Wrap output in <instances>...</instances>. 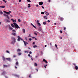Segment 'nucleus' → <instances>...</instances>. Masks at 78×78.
Listing matches in <instances>:
<instances>
[{
	"label": "nucleus",
	"mask_w": 78,
	"mask_h": 78,
	"mask_svg": "<svg viewBox=\"0 0 78 78\" xmlns=\"http://www.w3.org/2000/svg\"><path fill=\"white\" fill-rule=\"evenodd\" d=\"M27 1L28 2H29L30 3H31V1L30 0H27Z\"/></svg>",
	"instance_id": "obj_27"
},
{
	"label": "nucleus",
	"mask_w": 78,
	"mask_h": 78,
	"mask_svg": "<svg viewBox=\"0 0 78 78\" xmlns=\"http://www.w3.org/2000/svg\"><path fill=\"white\" fill-rule=\"evenodd\" d=\"M41 14H44V12H41Z\"/></svg>",
	"instance_id": "obj_40"
},
{
	"label": "nucleus",
	"mask_w": 78,
	"mask_h": 78,
	"mask_svg": "<svg viewBox=\"0 0 78 78\" xmlns=\"http://www.w3.org/2000/svg\"><path fill=\"white\" fill-rule=\"evenodd\" d=\"M28 56L29 57H30V56H31V55H30V54H28Z\"/></svg>",
	"instance_id": "obj_53"
},
{
	"label": "nucleus",
	"mask_w": 78,
	"mask_h": 78,
	"mask_svg": "<svg viewBox=\"0 0 78 78\" xmlns=\"http://www.w3.org/2000/svg\"><path fill=\"white\" fill-rule=\"evenodd\" d=\"M33 47H34V48H36L37 47V46L36 45H34L33 46Z\"/></svg>",
	"instance_id": "obj_26"
},
{
	"label": "nucleus",
	"mask_w": 78,
	"mask_h": 78,
	"mask_svg": "<svg viewBox=\"0 0 78 78\" xmlns=\"http://www.w3.org/2000/svg\"><path fill=\"white\" fill-rule=\"evenodd\" d=\"M35 70H36L37 71V72H38V69H35Z\"/></svg>",
	"instance_id": "obj_55"
},
{
	"label": "nucleus",
	"mask_w": 78,
	"mask_h": 78,
	"mask_svg": "<svg viewBox=\"0 0 78 78\" xmlns=\"http://www.w3.org/2000/svg\"><path fill=\"white\" fill-rule=\"evenodd\" d=\"M18 39H17V41H20V40H22V39L20 38V36H18Z\"/></svg>",
	"instance_id": "obj_2"
},
{
	"label": "nucleus",
	"mask_w": 78,
	"mask_h": 78,
	"mask_svg": "<svg viewBox=\"0 0 78 78\" xmlns=\"http://www.w3.org/2000/svg\"><path fill=\"white\" fill-rule=\"evenodd\" d=\"M38 6L39 5H36V7H38Z\"/></svg>",
	"instance_id": "obj_58"
},
{
	"label": "nucleus",
	"mask_w": 78,
	"mask_h": 78,
	"mask_svg": "<svg viewBox=\"0 0 78 78\" xmlns=\"http://www.w3.org/2000/svg\"><path fill=\"white\" fill-rule=\"evenodd\" d=\"M50 22V20H48V23H49V22Z\"/></svg>",
	"instance_id": "obj_59"
},
{
	"label": "nucleus",
	"mask_w": 78,
	"mask_h": 78,
	"mask_svg": "<svg viewBox=\"0 0 78 78\" xmlns=\"http://www.w3.org/2000/svg\"><path fill=\"white\" fill-rule=\"evenodd\" d=\"M3 1L4 2H5V3H6V1H5V0H3Z\"/></svg>",
	"instance_id": "obj_46"
},
{
	"label": "nucleus",
	"mask_w": 78,
	"mask_h": 78,
	"mask_svg": "<svg viewBox=\"0 0 78 78\" xmlns=\"http://www.w3.org/2000/svg\"><path fill=\"white\" fill-rule=\"evenodd\" d=\"M37 24L39 25V26H41V23H38Z\"/></svg>",
	"instance_id": "obj_45"
},
{
	"label": "nucleus",
	"mask_w": 78,
	"mask_h": 78,
	"mask_svg": "<svg viewBox=\"0 0 78 78\" xmlns=\"http://www.w3.org/2000/svg\"><path fill=\"white\" fill-rule=\"evenodd\" d=\"M39 5H43V2H40L39 3Z\"/></svg>",
	"instance_id": "obj_8"
},
{
	"label": "nucleus",
	"mask_w": 78,
	"mask_h": 78,
	"mask_svg": "<svg viewBox=\"0 0 78 78\" xmlns=\"http://www.w3.org/2000/svg\"><path fill=\"white\" fill-rule=\"evenodd\" d=\"M19 2H21V0H19Z\"/></svg>",
	"instance_id": "obj_61"
},
{
	"label": "nucleus",
	"mask_w": 78,
	"mask_h": 78,
	"mask_svg": "<svg viewBox=\"0 0 78 78\" xmlns=\"http://www.w3.org/2000/svg\"><path fill=\"white\" fill-rule=\"evenodd\" d=\"M66 30V28L65 27H64V30Z\"/></svg>",
	"instance_id": "obj_42"
},
{
	"label": "nucleus",
	"mask_w": 78,
	"mask_h": 78,
	"mask_svg": "<svg viewBox=\"0 0 78 78\" xmlns=\"http://www.w3.org/2000/svg\"><path fill=\"white\" fill-rule=\"evenodd\" d=\"M33 45H34V44H35V42H33Z\"/></svg>",
	"instance_id": "obj_57"
},
{
	"label": "nucleus",
	"mask_w": 78,
	"mask_h": 78,
	"mask_svg": "<svg viewBox=\"0 0 78 78\" xmlns=\"http://www.w3.org/2000/svg\"><path fill=\"white\" fill-rule=\"evenodd\" d=\"M30 54H32V52H31V51H30V52H29Z\"/></svg>",
	"instance_id": "obj_50"
},
{
	"label": "nucleus",
	"mask_w": 78,
	"mask_h": 78,
	"mask_svg": "<svg viewBox=\"0 0 78 78\" xmlns=\"http://www.w3.org/2000/svg\"><path fill=\"white\" fill-rule=\"evenodd\" d=\"M46 16H48L49 15V13L48 12H47L45 13Z\"/></svg>",
	"instance_id": "obj_22"
},
{
	"label": "nucleus",
	"mask_w": 78,
	"mask_h": 78,
	"mask_svg": "<svg viewBox=\"0 0 78 78\" xmlns=\"http://www.w3.org/2000/svg\"><path fill=\"white\" fill-rule=\"evenodd\" d=\"M0 13L1 14H3V12H2V11H1L0 12Z\"/></svg>",
	"instance_id": "obj_35"
},
{
	"label": "nucleus",
	"mask_w": 78,
	"mask_h": 78,
	"mask_svg": "<svg viewBox=\"0 0 78 78\" xmlns=\"http://www.w3.org/2000/svg\"><path fill=\"white\" fill-rule=\"evenodd\" d=\"M6 17L7 19H9V17L8 16V15Z\"/></svg>",
	"instance_id": "obj_25"
},
{
	"label": "nucleus",
	"mask_w": 78,
	"mask_h": 78,
	"mask_svg": "<svg viewBox=\"0 0 78 78\" xmlns=\"http://www.w3.org/2000/svg\"><path fill=\"white\" fill-rule=\"evenodd\" d=\"M24 52L25 53H28V51H24Z\"/></svg>",
	"instance_id": "obj_41"
},
{
	"label": "nucleus",
	"mask_w": 78,
	"mask_h": 78,
	"mask_svg": "<svg viewBox=\"0 0 78 78\" xmlns=\"http://www.w3.org/2000/svg\"><path fill=\"white\" fill-rule=\"evenodd\" d=\"M60 33H62V30L60 31Z\"/></svg>",
	"instance_id": "obj_54"
},
{
	"label": "nucleus",
	"mask_w": 78,
	"mask_h": 78,
	"mask_svg": "<svg viewBox=\"0 0 78 78\" xmlns=\"http://www.w3.org/2000/svg\"><path fill=\"white\" fill-rule=\"evenodd\" d=\"M31 25H32V26H33V23H31Z\"/></svg>",
	"instance_id": "obj_63"
},
{
	"label": "nucleus",
	"mask_w": 78,
	"mask_h": 78,
	"mask_svg": "<svg viewBox=\"0 0 78 78\" xmlns=\"http://www.w3.org/2000/svg\"><path fill=\"white\" fill-rule=\"evenodd\" d=\"M6 52H7V53H10L8 51H6Z\"/></svg>",
	"instance_id": "obj_38"
},
{
	"label": "nucleus",
	"mask_w": 78,
	"mask_h": 78,
	"mask_svg": "<svg viewBox=\"0 0 78 78\" xmlns=\"http://www.w3.org/2000/svg\"><path fill=\"white\" fill-rule=\"evenodd\" d=\"M23 42L24 44V45H25V46H26V45H27V44H28V43H27V42L25 41H23Z\"/></svg>",
	"instance_id": "obj_6"
},
{
	"label": "nucleus",
	"mask_w": 78,
	"mask_h": 78,
	"mask_svg": "<svg viewBox=\"0 0 78 78\" xmlns=\"http://www.w3.org/2000/svg\"><path fill=\"white\" fill-rule=\"evenodd\" d=\"M28 37H31V34H30L28 36Z\"/></svg>",
	"instance_id": "obj_39"
},
{
	"label": "nucleus",
	"mask_w": 78,
	"mask_h": 78,
	"mask_svg": "<svg viewBox=\"0 0 78 78\" xmlns=\"http://www.w3.org/2000/svg\"><path fill=\"white\" fill-rule=\"evenodd\" d=\"M44 67H45V68H46V66L45 65L44 66Z\"/></svg>",
	"instance_id": "obj_64"
},
{
	"label": "nucleus",
	"mask_w": 78,
	"mask_h": 78,
	"mask_svg": "<svg viewBox=\"0 0 78 78\" xmlns=\"http://www.w3.org/2000/svg\"><path fill=\"white\" fill-rule=\"evenodd\" d=\"M44 19H47V16H44Z\"/></svg>",
	"instance_id": "obj_29"
},
{
	"label": "nucleus",
	"mask_w": 78,
	"mask_h": 78,
	"mask_svg": "<svg viewBox=\"0 0 78 78\" xmlns=\"http://www.w3.org/2000/svg\"><path fill=\"white\" fill-rule=\"evenodd\" d=\"M43 25H46V21H44V22L43 23Z\"/></svg>",
	"instance_id": "obj_18"
},
{
	"label": "nucleus",
	"mask_w": 78,
	"mask_h": 78,
	"mask_svg": "<svg viewBox=\"0 0 78 78\" xmlns=\"http://www.w3.org/2000/svg\"><path fill=\"white\" fill-rule=\"evenodd\" d=\"M43 61L45 62L46 64H47L48 63V62H47V60H45V59H43Z\"/></svg>",
	"instance_id": "obj_5"
},
{
	"label": "nucleus",
	"mask_w": 78,
	"mask_h": 78,
	"mask_svg": "<svg viewBox=\"0 0 78 78\" xmlns=\"http://www.w3.org/2000/svg\"><path fill=\"white\" fill-rule=\"evenodd\" d=\"M55 46L56 47V48H58V47H57V45H56V44H55Z\"/></svg>",
	"instance_id": "obj_37"
},
{
	"label": "nucleus",
	"mask_w": 78,
	"mask_h": 78,
	"mask_svg": "<svg viewBox=\"0 0 78 78\" xmlns=\"http://www.w3.org/2000/svg\"><path fill=\"white\" fill-rule=\"evenodd\" d=\"M12 31L13 32H16V31L15 30H12Z\"/></svg>",
	"instance_id": "obj_49"
},
{
	"label": "nucleus",
	"mask_w": 78,
	"mask_h": 78,
	"mask_svg": "<svg viewBox=\"0 0 78 78\" xmlns=\"http://www.w3.org/2000/svg\"><path fill=\"white\" fill-rule=\"evenodd\" d=\"M34 34H35V35H37V34L36 32L34 33Z\"/></svg>",
	"instance_id": "obj_43"
},
{
	"label": "nucleus",
	"mask_w": 78,
	"mask_h": 78,
	"mask_svg": "<svg viewBox=\"0 0 78 78\" xmlns=\"http://www.w3.org/2000/svg\"><path fill=\"white\" fill-rule=\"evenodd\" d=\"M23 33H25V29H23Z\"/></svg>",
	"instance_id": "obj_16"
},
{
	"label": "nucleus",
	"mask_w": 78,
	"mask_h": 78,
	"mask_svg": "<svg viewBox=\"0 0 78 78\" xmlns=\"http://www.w3.org/2000/svg\"><path fill=\"white\" fill-rule=\"evenodd\" d=\"M6 21L7 22H8V23H9L10 22V21L9 20L6 19Z\"/></svg>",
	"instance_id": "obj_12"
},
{
	"label": "nucleus",
	"mask_w": 78,
	"mask_h": 78,
	"mask_svg": "<svg viewBox=\"0 0 78 78\" xmlns=\"http://www.w3.org/2000/svg\"><path fill=\"white\" fill-rule=\"evenodd\" d=\"M18 55H22V53H18Z\"/></svg>",
	"instance_id": "obj_31"
},
{
	"label": "nucleus",
	"mask_w": 78,
	"mask_h": 78,
	"mask_svg": "<svg viewBox=\"0 0 78 78\" xmlns=\"http://www.w3.org/2000/svg\"><path fill=\"white\" fill-rule=\"evenodd\" d=\"M2 59H3V61H5V57H4V56H3L2 57Z\"/></svg>",
	"instance_id": "obj_21"
},
{
	"label": "nucleus",
	"mask_w": 78,
	"mask_h": 78,
	"mask_svg": "<svg viewBox=\"0 0 78 78\" xmlns=\"http://www.w3.org/2000/svg\"><path fill=\"white\" fill-rule=\"evenodd\" d=\"M13 29V28H12L11 27V26H9V30H12Z\"/></svg>",
	"instance_id": "obj_15"
},
{
	"label": "nucleus",
	"mask_w": 78,
	"mask_h": 78,
	"mask_svg": "<svg viewBox=\"0 0 78 78\" xmlns=\"http://www.w3.org/2000/svg\"><path fill=\"white\" fill-rule=\"evenodd\" d=\"M34 65L35 66H37V63H34Z\"/></svg>",
	"instance_id": "obj_33"
},
{
	"label": "nucleus",
	"mask_w": 78,
	"mask_h": 78,
	"mask_svg": "<svg viewBox=\"0 0 78 78\" xmlns=\"http://www.w3.org/2000/svg\"><path fill=\"white\" fill-rule=\"evenodd\" d=\"M73 65H74V66H76V64H73Z\"/></svg>",
	"instance_id": "obj_60"
},
{
	"label": "nucleus",
	"mask_w": 78,
	"mask_h": 78,
	"mask_svg": "<svg viewBox=\"0 0 78 78\" xmlns=\"http://www.w3.org/2000/svg\"><path fill=\"white\" fill-rule=\"evenodd\" d=\"M60 38L61 39H62V37H60Z\"/></svg>",
	"instance_id": "obj_62"
},
{
	"label": "nucleus",
	"mask_w": 78,
	"mask_h": 78,
	"mask_svg": "<svg viewBox=\"0 0 78 78\" xmlns=\"http://www.w3.org/2000/svg\"><path fill=\"white\" fill-rule=\"evenodd\" d=\"M28 8H30L31 7V5L30 4H28Z\"/></svg>",
	"instance_id": "obj_23"
},
{
	"label": "nucleus",
	"mask_w": 78,
	"mask_h": 78,
	"mask_svg": "<svg viewBox=\"0 0 78 78\" xmlns=\"http://www.w3.org/2000/svg\"><path fill=\"white\" fill-rule=\"evenodd\" d=\"M14 28H17V29H19V28L20 29V28L19 27V26L17 24H14Z\"/></svg>",
	"instance_id": "obj_1"
},
{
	"label": "nucleus",
	"mask_w": 78,
	"mask_h": 78,
	"mask_svg": "<svg viewBox=\"0 0 78 78\" xmlns=\"http://www.w3.org/2000/svg\"><path fill=\"white\" fill-rule=\"evenodd\" d=\"M1 8H5V6L2 5L1 6Z\"/></svg>",
	"instance_id": "obj_24"
},
{
	"label": "nucleus",
	"mask_w": 78,
	"mask_h": 78,
	"mask_svg": "<svg viewBox=\"0 0 78 78\" xmlns=\"http://www.w3.org/2000/svg\"><path fill=\"white\" fill-rule=\"evenodd\" d=\"M4 12H5V14H10V13H11V12H6L5 11H3Z\"/></svg>",
	"instance_id": "obj_7"
},
{
	"label": "nucleus",
	"mask_w": 78,
	"mask_h": 78,
	"mask_svg": "<svg viewBox=\"0 0 78 78\" xmlns=\"http://www.w3.org/2000/svg\"><path fill=\"white\" fill-rule=\"evenodd\" d=\"M75 69L76 70H78V67L77 66H75Z\"/></svg>",
	"instance_id": "obj_17"
},
{
	"label": "nucleus",
	"mask_w": 78,
	"mask_h": 78,
	"mask_svg": "<svg viewBox=\"0 0 78 78\" xmlns=\"http://www.w3.org/2000/svg\"><path fill=\"white\" fill-rule=\"evenodd\" d=\"M29 41H31L32 40V39H31V38H29Z\"/></svg>",
	"instance_id": "obj_47"
},
{
	"label": "nucleus",
	"mask_w": 78,
	"mask_h": 78,
	"mask_svg": "<svg viewBox=\"0 0 78 78\" xmlns=\"http://www.w3.org/2000/svg\"><path fill=\"white\" fill-rule=\"evenodd\" d=\"M39 29H40L41 30H42V28H41V27H39Z\"/></svg>",
	"instance_id": "obj_51"
},
{
	"label": "nucleus",
	"mask_w": 78,
	"mask_h": 78,
	"mask_svg": "<svg viewBox=\"0 0 78 78\" xmlns=\"http://www.w3.org/2000/svg\"><path fill=\"white\" fill-rule=\"evenodd\" d=\"M12 40L13 41H16V39H15V38L14 37H12L11 38Z\"/></svg>",
	"instance_id": "obj_14"
},
{
	"label": "nucleus",
	"mask_w": 78,
	"mask_h": 78,
	"mask_svg": "<svg viewBox=\"0 0 78 78\" xmlns=\"http://www.w3.org/2000/svg\"><path fill=\"white\" fill-rule=\"evenodd\" d=\"M11 20H12V22H14V20L12 19H11Z\"/></svg>",
	"instance_id": "obj_44"
},
{
	"label": "nucleus",
	"mask_w": 78,
	"mask_h": 78,
	"mask_svg": "<svg viewBox=\"0 0 78 78\" xmlns=\"http://www.w3.org/2000/svg\"><path fill=\"white\" fill-rule=\"evenodd\" d=\"M3 15H4V16L5 17H6V16H7V15H6V14H3Z\"/></svg>",
	"instance_id": "obj_34"
},
{
	"label": "nucleus",
	"mask_w": 78,
	"mask_h": 78,
	"mask_svg": "<svg viewBox=\"0 0 78 78\" xmlns=\"http://www.w3.org/2000/svg\"><path fill=\"white\" fill-rule=\"evenodd\" d=\"M11 26H12V28H14V27H15L14 25V24H11Z\"/></svg>",
	"instance_id": "obj_19"
},
{
	"label": "nucleus",
	"mask_w": 78,
	"mask_h": 78,
	"mask_svg": "<svg viewBox=\"0 0 78 78\" xmlns=\"http://www.w3.org/2000/svg\"><path fill=\"white\" fill-rule=\"evenodd\" d=\"M5 59H6L7 61H11V58H6Z\"/></svg>",
	"instance_id": "obj_3"
},
{
	"label": "nucleus",
	"mask_w": 78,
	"mask_h": 78,
	"mask_svg": "<svg viewBox=\"0 0 78 78\" xmlns=\"http://www.w3.org/2000/svg\"><path fill=\"white\" fill-rule=\"evenodd\" d=\"M21 20L20 19H19L18 20V22H20Z\"/></svg>",
	"instance_id": "obj_56"
},
{
	"label": "nucleus",
	"mask_w": 78,
	"mask_h": 78,
	"mask_svg": "<svg viewBox=\"0 0 78 78\" xmlns=\"http://www.w3.org/2000/svg\"><path fill=\"white\" fill-rule=\"evenodd\" d=\"M12 35H13V36H15L16 35V34L15 33H12Z\"/></svg>",
	"instance_id": "obj_13"
},
{
	"label": "nucleus",
	"mask_w": 78,
	"mask_h": 78,
	"mask_svg": "<svg viewBox=\"0 0 78 78\" xmlns=\"http://www.w3.org/2000/svg\"><path fill=\"white\" fill-rule=\"evenodd\" d=\"M14 76H16V77H17V78H19V75H17L16 74H14Z\"/></svg>",
	"instance_id": "obj_9"
},
{
	"label": "nucleus",
	"mask_w": 78,
	"mask_h": 78,
	"mask_svg": "<svg viewBox=\"0 0 78 78\" xmlns=\"http://www.w3.org/2000/svg\"><path fill=\"white\" fill-rule=\"evenodd\" d=\"M33 27H34V28H35V29H36V26H35L34 25H33Z\"/></svg>",
	"instance_id": "obj_32"
},
{
	"label": "nucleus",
	"mask_w": 78,
	"mask_h": 78,
	"mask_svg": "<svg viewBox=\"0 0 78 78\" xmlns=\"http://www.w3.org/2000/svg\"><path fill=\"white\" fill-rule=\"evenodd\" d=\"M3 66L4 67H8V66L7 65H4Z\"/></svg>",
	"instance_id": "obj_30"
},
{
	"label": "nucleus",
	"mask_w": 78,
	"mask_h": 78,
	"mask_svg": "<svg viewBox=\"0 0 78 78\" xmlns=\"http://www.w3.org/2000/svg\"><path fill=\"white\" fill-rule=\"evenodd\" d=\"M20 51H21V50L19 49H18L17 50V52H19Z\"/></svg>",
	"instance_id": "obj_20"
},
{
	"label": "nucleus",
	"mask_w": 78,
	"mask_h": 78,
	"mask_svg": "<svg viewBox=\"0 0 78 78\" xmlns=\"http://www.w3.org/2000/svg\"><path fill=\"white\" fill-rule=\"evenodd\" d=\"M37 23H39V20H37Z\"/></svg>",
	"instance_id": "obj_48"
},
{
	"label": "nucleus",
	"mask_w": 78,
	"mask_h": 78,
	"mask_svg": "<svg viewBox=\"0 0 78 78\" xmlns=\"http://www.w3.org/2000/svg\"><path fill=\"white\" fill-rule=\"evenodd\" d=\"M41 7L42 8H43V9H44V6H42Z\"/></svg>",
	"instance_id": "obj_52"
},
{
	"label": "nucleus",
	"mask_w": 78,
	"mask_h": 78,
	"mask_svg": "<svg viewBox=\"0 0 78 78\" xmlns=\"http://www.w3.org/2000/svg\"><path fill=\"white\" fill-rule=\"evenodd\" d=\"M17 56L16 55H13V58H15V57H16Z\"/></svg>",
	"instance_id": "obj_36"
},
{
	"label": "nucleus",
	"mask_w": 78,
	"mask_h": 78,
	"mask_svg": "<svg viewBox=\"0 0 78 78\" xmlns=\"http://www.w3.org/2000/svg\"><path fill=\"white\" fill-rule=\"evenodd\" d=\"M16 42V40H13L11 42V44H14V43Z\"/></svg>",
	"instance_id": "obj_4"
},
{
	"label": "nucleus",
	"mask_w": 78,
	"mask_h": 78,
	"mask_svg": "<svg viewBox=\"0 0 78 78\" xmlns=\"http://www.w3.org/2000/svg\"><path fill=\"white\" fill-rule=\"evenodd\" d=\"M5 73H6V72H5V71L3 72L2 74H5Z\"/></svg>",
	"instance_id": "obj_28"
},
{
	"label": "nucleus",
	"mask_w": 78,
	"mask_h": 78,
	"mask_svg": "<svg viewBox=\"0 0 78 78\" xmlns=\"http://www.w3.org/2000/svg\"><path fill=\"white\" fill-rule=\"evenodd\" d=\"M59 19L60 20H61V21H63V20H64V18L62 17H61Z\"/></svg>",
	"instance_id": "obj_10"
},
{
	"label": "nucleus",
	"mask_w": 78,
	"mask_h": 78,
	"mask_svg": "<svg viewBox=\"0 0 78 78\" xmlns=\"http://www.w3.org/2000/svg\"><path fill=\"white\" fill-rule=\"evenodd\" d=\"M16 65L17 66H19V62H16Z\"/></svg>",
	"instance_id": "obj_11"
}]
</instances>
